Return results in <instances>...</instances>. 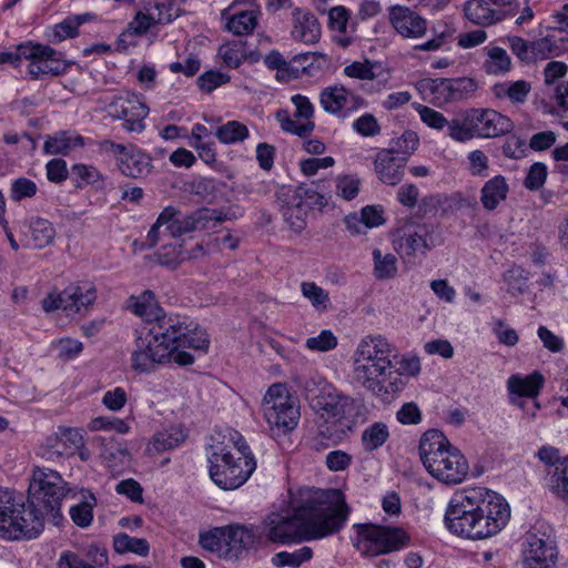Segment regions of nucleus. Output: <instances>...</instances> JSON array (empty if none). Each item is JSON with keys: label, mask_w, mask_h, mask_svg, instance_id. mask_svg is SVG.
Returning <instances> with one entry per match:
<instances>
[{"label": "nucleus", "mask_w": 568, "mask_h": 568, "mask_svg": "<svg viewBox=\"0 0 568 568\" xmlns=\"http://www.w3.org/2000/svg\"><path fill=\"white\" fill-rule=\"evenodd\" d=\"M348 506L339 489H306L293 514L272 513L263 525L271 541L290 544L322 539L338 532L348 516Z\"/></svg>", "instance_id": "1"}, {"label": "nucleus", "mask_w": 568, "mask_h": 568, "mask_svg": "<svg viewBox=\"0 0 568 568\" xmlns=\"http://www.w3.org/2000/svg\"><path fill=\"white\" fill-rule=\"evenodd\" d=\"M509 518V506L500 495L474 487L454 494L445 513V525L454 535L481 540L499 532Z\"/></svg>", "instance_id": "2"}, {"label": "nucleus", "mask_w": 568, "mask_h": 568, "mask_svg": "<svg viewBox=\"0 0 568 568\" xmlns=\"http://www.w3.org/2000/svg\"><path fill=\"white\" fill-rule=\"evenodd\" d=\"M397 357L395 347L382 335H368L361 339L354 352V374L356 381L374 395L388 393L384 385L386 376L394 381L389 382L392 392L403 388L404 383L398 378L397 371L393 372V359Z\"/></svg>", "instance_id": "3"}, {"label": "nucleus", "mask_w": 568, "mask_h": 568, "mask_svg": "<svg viewBox=\"0 0 568 568\" xmlns=\"http://www.w3.org/2000/svg\"><path fill=\"white\" fill-rule=\"evenodd\" d=\"M145 329H148L149 337L170 352V359L182 366L191 365L194 362V357L183 348L206 351L210 343L205 331L192 321L178 315L168 316L163 313L155 323Z\"/></svg>", "instance_id": "4"}, {"label": "nucleus", "mask_w": 568, "mask_h": 568, "mask_svg": "<svg viewBox=\"0 0 568 568\" xmlns=\"http://www.w3.org/2000/svg\"><path fill=\"white\" fill-rule=\"evenodd\" d=\"M418 450L424 467L438 481L458 485L466 479L469 471L466 457L440 430L425 432L419 440Z\"/></svg>", "instance_id": "5"}, {"label": "nucleus", "mask_w": 568, "mask_h": 568, "mask_svg": "<svg viewBox=\"0 0 568 568\" xmlns=\"http://www.w3.org/2000/svg\"><path fill=\"white\" fill-rule=\"evenodd\" d=\"M233 450L214 445L209 456L210 477L223 490L241 487L253 474L256 462L244 438L237 432L231 434Z\"/></svg>", "instance_id": "6"}, {"label": "nucleus", "mask_w": 568, "mask_h": 568, "mask_svg": "<svg viewBox=\"0 0 568 568\" xmlns=\"http://www.w3.org/2000/svg\"><path fill=\"white\" fill-rule=\"evenodd\" d=\"M514 122L493 109H468L462 116L452 119L450 138L466 142L474 138L493 139L508 134Z\"/></svg>", "instance_id": "7"}, {"label": "nucleus", "mask_w": 568, "mask_h": 568, "mask_svg": "<svg viewBox=\"0 0 568 568\" xmlns=\"http://www.w3.org/2000/svg\"><path fill=\"white\" fill-rule=\"evenodd\" d=\"M213 220L222 221L221 217H214L209 209L184 214L174 206H166L148 233L149 245L154 246L166 236L179 237L196 230L207 229Z\"/></svg>", "instance_id": "8"}, {"label": "nucleus", "mask_w": 568, "mask_h": 568, "mask_svg": "<svg viewBox=\"0 0 568 568\" xmlns=\"http://www.w3.org/2000/svg\"><path fill=\"white\" fill-rule=\"evenodd\" d=\"M70 491L68 483L62 476L47 467H34L29 485V501L39 506L53 519L61 518V501Z\"/></svg>", "instance_id": "9"}, {"label": "nucleus", "mask_w": 568, "mask_h": 568, "mask_svg": "<svg viewBox=\"0 0 568 568\" xmlns=\"http://www.w3.org/2000/svg\"><path fill=\"white\" fill-rule=\"evenodd\" d=\"M433 231V225L413 221L406 222L394 231L393 247L406 265L420 264L435 246Z\"/></svg>", "instance_id": "10"}, {"label": "nucleus", "mask_w": 568, "mask_h": 568, "mask_svg": "<svg viewBox=\"0 0 568 568\" xmlns=\"http://www.w3.org/2000/svg\"><path fill=\"white\" fill-rule=\"evenodd\" d=\"M97 287L92 282L79 281L70 283L63 291L53 290L41 301L45 313L62 311L67 315L88 311L97 301Z\"/></svg>", "instance_id": "11"}, {"label": "nucleus", "mask_w": 568, "mask_h": 568, "mask_svg": "<svg viewBox=\"0 0 568 568\" xmlns=\"http://www.w3.org/2000/svg\"><path fill=\"white\" fill-rule=\"evenodd\" d=\"M263 412L271 428L286 433L295 428L300 418L298 407L282 384H273L263 400Z\"/></svg>", "instance_id": "12"}, {"label": "nucleus", "mask_w": 568, "mask_h": 568, "mask_svg": "<svg viewBox=\"0 0 568 568\" xmlns=\"http://www.w3.org/2000/svg\"><path fill=\"white\" fill-rule=\"evenodd\" d=\"M358 550L366 556H378L399 550L409 537L398 527L362 525L358 529Z\"/></svg>", "instance_id": "13"}, {"label": "nucleus", "mask_w": 568, "mask_h": 568, "mask_svg": "<svg viewBox=\"0 0 568 568\" xmlns=\"http://www.w3.org/2000/svg\"><path fill=\"white\" fill-rule=\"evenodd\" d=\"M416 89L424 95H430V101L435 105L442 106L467 99L476 91L477 84L473 79L466 77L455 79L425 78L416 83Z\"/></svg>", "instance_id": "14"}, {"label": "nucleus", "mask_w": 568, "mask_h": 568, "mask_svg": "<svg viewBox=\"0 0 568 568\" xmlns=\"http://www.w3.org/2000/svg\"><path fill=\"white\" fill-rule=\"evenodd\" d=\"M43 511L31 501L28 505L17 501L7 526H2V538L17 540L38 537L44 527Z\"/></svg>", "instance_id": "15"}, {"label": "nucleus", "mask_w": 568, "mask_h": 568, "mask_svg": "<svg viewBox=\"0 0 568 568\" xmlns=\"http://www.w3.org/2000/svg\"><path fill=\"white\" fill-rule=\"evenodd\" d=\"M24 60L29 61L28 73L33 80L48 75L58 77L67 72L69 64L53 48L27 41L21 51Z\"/></svg>", "instance_id": "16"}, {"label": "nucleus", "mask_w": 568, "mask_h": 568, "mask_svg": "<svg viewBox=\"0 0 568 568\" xmlns=\"http://www.w3.org/2000/svg\"><path fill=\"white\" fill-rule=\"evenodd\" d=\"M108 108L113 118L123 120V128L128 132L141 133L145 129L144 119L149 114V108L138 94L122 93L115 97Z\"/></svg>", "instance_id": "17"}, {"label": "nucleus", "mask_w": 568, "mask_h": 568, "mask_svg": "<svg viewBox=\"0 0 568 568\" xmlns=\"http://www.w3.org/2000/svg\"><path fill=\"white\" fill-rule=\"evenodd\" d=\"M558 551L550 536L528 532L524 549L525 568H557Z\"/></svg>", "instance_id": "18"}, {"label": "nucleus", "mask_w": 568, "mask_h": 568, "mask_svg": "<svg viewBox=\"0 0 568 568\" xmlns=\"http://www.w3.org/2000/svg\"><path fill=\"white\" fill-rule=\"evenodd\" d=\"M536 456L545 465L554 467L548 471L547 484L554 494L568 501V458L561 459L559 449L549 445L541 446Z\"/></svg>", "instance_id": "19"}, {"label": "nucleus", "mask_w": 568, "mask_h": 568, "mask_svg": "<svg viewBox=\"0 0 568 568\" xmlns=\"http://www.w3.org/2000/svg\"><path fill=\"white\" fill-rule=\"evenodd\" d=\"M131 361L132 368L140 373L152 372L156 365L171 362L170 352L163 349L152 337H149L148 333L136 338Z\"/></svg>", "instance_id": "20"}, {"label": "nucleus", "mask_w": 568, "mask_h": 568, "mask_svg": "<svg viewBox=\"0 0 568 568\" xmlns=\"http://www.w3.org/2000/svg\"><path fill=\"white\" fill-rule=\"evenodd\" d=\"M276 204L284 221L294 232L300 233L305 229L308 212L300 195L293 193V187H281L276 192Z\"/></svg>", "instance_id": "21"}, {"label": "nucleus", "mask_w": 568, "mask_h": 568, "mask_svg": "<svg viewBox=\"0 0 568 568\" xmlns=\"http://www.w3.org/2000/svg\"><path fill=\"white\" fill-rule=\"evenodd\" d=\"M389 21L397 33L404 38H420L427 30V21L408 7H392L389 9Z\"/></svg>", "instance_id": "22"}, {"label": "nucleus", "mask_w": 568, "mask_h": 568, "mask_svg": "<svg viewBox=\"0 0 568 568\" xmlns=\"http://www.w3.org/2000/svg\"><path fill=\"white\" fill-rule=\"evenodd\" d=\"M225 528L224 559L237 560L257 541L254 528L244 525H229Z\"/></svg>", "instance_id": "23"}, {"label": "nucleus", "mask_w": 568, "mask_h": 568, "mask_svg": "<svg viewBox=\"0 0 568 568\" xmlns=\"http://www.w3.org/2000/svg\"><path fill=\"white\" fill-rule=\"evenodd\" d=\"M374 164L378 179L394 186L402 181L407 162L406 156H399L394 149H383L376 154Z\"/></svg>", "instance_id": "24"}, {"label": "nucleus", "mask_w": 568, "mask_h": 568, "mask_svg": "<svg viewBox=\"0 0 568 568\" xmlns=\"http://www.w3.org/2000/svg\"><path fill=\"white\" fill-rule=\"evenodd\" d=\"M323 109L332 114H338L343 110H355L364 105V100L345 89L343 85L325 88L320 94Z\"/></svg>", "instance_id": "25"}, {"label": "nucleus", "mask_w": 568, "mask_h": 568, "mask_svg": "<svg viewBox=\"0 0 568 568\" xmlns=\"http://www.w3.org/2000/svg\"><path fill=\"white\" fill-rule=\"evenodd\" d=\"M347 397L339 395L333 386H325L320 395L312 396L311 407L326 420L343 418Z\"/></svg>", "instance_id": "26"}, {"label": "nucleus", "mask_w": 568, "mask_h": 568, "mask_svg": "<svg viewBox=\"0 0 568 568\" xmlns=\"http://www.w3.org/2000/svg\"><path fill=\"white\" fill-rule=\"evenodd\" d=\"M118 168L128 178L142 179L151 173L153 165L150 155L131 146L125 154L118 158Z\"/></svg>", "instance_id": "27"}, {"label": "nucleus", "mask_w": 568, "mask_h": 568, "mask_svg": "<svg viewBox=\"0 0 568 568\" xmlns=\"http://www.w3.org/2000/svg\"><path fill=\"white\" fill-rule=\"evenodd\" d=\"M295 40L304 43H315L321 36L317 19L308 11L295 9L293 12V29L291 32Z\"/></svg>", "instance_id": "28"}, {"label": "nucleus", "mask_w": 568, "mask_h": 568, "mask_svg": "<svg viewBox=\"0 0 568 568\" xmlns=\"http://www.w3.org/2000/svg\"><path fill=\"white\" fill-rule=\"evenodd\" d=\"M463 12L465 18L473 24L490 27L500 22L505 14L490 8L485 0H468L464 3Z\"/></svg>", "instance_id": "29"}, {"label": "nucleus", "mask_w": 568, "mask_h": 568, "mask_svg": "<svg viewBox=\"0 0 568 568\" xmlns=\"http://www.w3.org/2000/svg\"><path fill=\"white\" fill-rule=\"evenodd\" d=\"M129 308L133 314L145 321L146 327L155 323L164 313L152 291H145L139 296H131L129 298Z\"/></svg>", "instance_id": "30"}, {"label": "nucleus", "mask_w": 568, "mask_h": 568, "mask_svg": "<svg viewBox=\"0 0 568 568\" xmlns=\"http://www.w3.org/2000/svg\"><path fill=\"white\" fill-rule=\"evenodd\" d=\"M545 378L538 371L529 375L523 376L519 374L511 375L507 381V388L510 394H516L520 397L536 398L544 387Z\"/></svg>", "instance_id": "31"}, {"label": "nucleus", "mask_w": 568, "mask_h": 568, "mask_svg": "<svg viewBox=\"0 0 568 568\" xmlns=\"http://www.w3.org/2000/svg\"><path fill=\"white\" fill-rule=\"evenodd\" d=\"M509 192L507 180L503 175H495L485 182L480 190V202L487 211L495 210L505 201Z\"/></svg>", "instance_id": "32"}, {"label": "nucleus", "mask_w": 568, "mask_h": 568, "mask_svg": "<svg viewBox=\"0 0 568 568\" xmlns=\"http://www.w3.org/2000/svg\"><path fill=\"white\" fill-rule=\"evenodd\" d=\"M219 57L229 68H239L243 61L250 60L256 62L260 59V54L254 51L246 49V42L236 40L222 44L217 51Z\"/></svg>", "instance_id": "33"}, {"label": "nucleus", "mask_w": 568, "mask_h": 568, "mask_svg": "<svg viewBox=\"0 0 568 568\" xmlns=\"http://www.w3.org/2000/svg\"><path fill=\"white\" fill-rule=\"evenodd\" d=\"M29 234L32 245L37 248H43L53 242L55 237V230L51 222L38 217L31 221Z\"/></svg>", "instance_id": "34"}, {"label": "nucleus", "mask_w": 568, "mask_h": 568, "mask_svg": "<svg viewBox=\"0 0 568 568\" xmlns=\"http://www.w3.org/2000/svg\"><path fill=\"white\" fill-rule=\"evenodd\" d=\"M113 548L119 554L132 552L145 557L149 554L150 545L145 538L131 537L120 532L113 537Z\"/></svg>", "instance_id": "35"}, {"label": "nucleus", "mask_w": 568, "mask_h": 568, "mask_svg": "<svg viewBox=\"0 0 568 568\" xmlns=\"http://www.w3.org/2000/svg\"><path fill=\"white\" fill-rule=\"evenodd\" d=\"M84 139L81 135L68 136L61 132L54 136H49L44 142V152L49 154H67L74 148L83 146Z\"/></svg>", "instance_id": "36"}, {"label": "nucleus", "mask_w": 568, "mask_h": 568, "mask_svg": "<svg viewBox=\"0 0 568 568\" xmlns=\"http://www.w3.org/2000/svg\"><path fill=\"white\" fill-rule=\"evenodd\" d=\"M374 262V276L377 280L394 278L397 274V257L392 254H383L379 248L372 253Z\"/></svg>", "instance_id": "37"}, {"label": "nucleus", "mask_w": 568, "mask_h": 568, "mask_svg": "<svg viewBox=\"0 0 568 568\" xmlns=\"http://www.w3.org/2000/svg\"><path fill=\"white\" fill-rule=\"evenodd\" d=\"M389 437V430L385 423L376 422L362 433V444L368 453L382 447Z\"/></svg>", "instance_id": "38"}, {"label": "nucleus", "mask_w": 568, "mask_h": 568, "mask_svg": "<svg viewBox=\"0 0 568 568\" xmlns=\"http://www.w3.org/2000/svg\"><path fill=\"white\" fill-rule=\"evenodd\" d=\"M184 438L185 436L181 432H159L153 436L146 450L150 455H156L178 447Z\"/></svg>", "instance_id": "39"}, {"label": "nucleus", "mask_w": 568, "mask_h": 568, "mask_svg": "<svg viewBox=\"0 0 568 568\" xmlns=\"http://www.w3.org/2000/svg\"><path fill=\"white\" fill-rule=\"evenodd\" d=\"M93 18L90 13L77 14L64 19L53 28V38L60 42L67 38H73L78 34V28Z\"/></svg>", "instance_id": "40"}, {"label": "nucleus", "mask_w": 568, "mask_h": 568, "mask_svg": "<svg viewBox=\"0 0 568 568\" xmlns=\"http://www.w3.org/2000/svg\"><path fill=\"white\" fill-rule=\"evenodd\" d=\"M530 83L518 80L510 83L495 85V93L498 98L507 97L513 103H524L530 92Z\"/></svg>", "instance_id": "41"}, {"label": "nucleus", "mask_w": 568, "mask_h": 568, "mask_svg": "<svg viewBox=\"0 0 568 568\" xmlns=\"http://www.w3.org/2000/svg\"><path fill=\"white\" fill-rule=\"evenodd\" d=\"M215 135L220 142L224 144H233L244 141L248 136V129L245 124L239 121H229L225 124L217 126Z\"/></svg>", "instance_id": "42"}, {"label": "nucleus", "mask_w": 568, "mask_h": 568, "mask_svg": "<svg viewBox=\"0 0 568 568\" xmlns=\"http://www.w3.org/2000/svg\"><path fill=\"white\" fill-rule=\"evenodd\" d=\"M145 11L154 12L155 24H168L178 17V8L172 1H145L142 3Z\"/></svg>", "instance_id": "43"}, {"label": "nucleus", "mask_w": 568, "mask_h": 568, "mask_svg": "<svg viewBox=\"0 0 568 568\" xmlns=\"http://www.w3.org/2000/svg\"><path fill=\"white\" fill-rule=\"evenodd\" d=\"M313 556L310 547H302L293 552L280 551L272 557V564L276 567L297 568L308 561Z\"/></svg>", "instance_id": "44"}, {"label": "nucleus", "mask_w": 568, "mask_h": 568, "mask_svg": "<svg viewBox=\"0 0 568 568\" xmlns=\"http://www.w3.org/2000/svg\"><path fill=\"white\" fill-rule=\"evenodd\" d=\"M503 278L508 286V293L514 296L524 294L528 290L529 273L521 266H513L504 273Z\"/></svg>", "instance_id": "45"}, {"label": "nucleus", "mask_w": 568, "mask_h": 568, "mask_svg": "<svg viewBox=\"0 0 568 568\" xmlns=\"http://www.w3.org/2000/svg\"><path fill=\"white\" fill-rule=\"evenodd\" d=\"M257 24V17L254 11H242L232 16L226 28L235 36H243L251 33Z\"/></svg>", "instance_id": "46"}, {"label": "nucleus", "mask_w": 568, "mask_h": 568, "mask_svg": "<svg viewBox=\"0 0 568 568\" xmlns=\"http://www.w3.org/2000/svg\"><path fill=\"white\" fill-rule=\"evenodd\" d=\"M199 542L202 548L211 552H216L224 558L225 548V528L216 527L210 531L200 534Z\"/></svg>", "instance_id": "47"}, {"label": "nucleus", "mask_w": 568, "mask_h": 568, "mask_svg": "<svg viewBox=\"0 0 568 568\" xmlns=\"http://www.w3.org/2000/svg\"><path fill=\"white\" fill-rule=\"evenodd\" d=\"M156 26L154 22V12L140 10L125 28V34H133L134 37L142 38L146 36L150 30Z\"/></svg>", "instance_id": "48"}, {"label": "nucleus", "mask_w": 568, "mask_h": 568, "mask_svg": "<svg viewBox=\"0 0 568 568\" xmlns=\"http://www.w3.org/2000/svg\"><path fill=\"white\" fill-rule=\"evenodd\" d=\"M265 65L271 70H277L278 72L286 73L288 77L297 78L300 75V71H305L307 65H302L301 68L294 65V62H287L283 55L276 51H271L264 59Z\"/></svg>", "instance_id": "49"}, {"label": "nucleus", "mask_w": 568, "mask_h": 568, "mask_svg": "<svg viewBox=\"0 0 568 568\" xmlns=\"http://www.w3.org/2000/svg\"><path fill=\"white\" fill-rule=\"evenodd\" d=\"M97 551V558L94 559L95 566H91L88 562H85L82 558H80L78 555L72 552H64L61 555L59 560L60 568H104L108 564V556L105 551H99L98 548H95Z\"/></svg>", "instance_id": "50"}, {"label": "nucleus", "mask_w": 568, "mask_h": 568, "mask_svg": "<svg viewBox=\"0 0 568 568\" xmlns=\"http://www.w3.org/2000/svg\"><path fill=\"white\" fill-rule=\"evenodd\" d=\"M414 109L418 112L420 120L429 128L435 130H443L445 126H447L448 135L450 136L452 120L448 121L443 113L419 103H415Z\"/></svg>", "instance_id": "51"}, {"label": "nucleus", "mask_w": 568, "mask_h": 568, "mask_svg": "<svg viewBox=\"0 0 568 568\" xmlns=\"http://www.w3.org/2000/svg\"><path fill=\"white\" fill-rule=\"evenodd\" d=\"M276 119L280 122L281 129L285 132L296 134L300 138L307 136L314 130V123L307 121L306 123H297L291 118L286 110H280L276 113Z\"/></svg>", "instance_id": "52"}, {"label": "nucleus", "mask_w": 568, "mask_h": 568, "mask_svg": "<svg viewBox=\"0 0 568 568\" xmlns=\"http://www.w3.org/2000/svg\"><path fill=\"white\" fill-rule=\"evenodd\" d=\"M103 456L111 468L125 465L130 462V453L126 446L115 444L112 437L103 445Z\"/></svg>", "instance_id": "53"}, {"label": "nucleus", "mask_w": 568, "mask_h": 568, "mask_svg": "<svg viewBox=\"0 0 568 568\" xmlns=\"http://www.w3.org/2000/svg\"><path fill=\"white\" fill-rule=\"evenodd\" d=\"M89 500L81 501L70 508V517L72 521L81 527H89L93 520V507L95 505V497L90 495Z\"/></svg>", "instance_id": "54"}, {"label": "nucleus", "mask_w": 568, "mask_h": 568, "mask_svg": "<svg viewBox=\"0 0 568 568\" xmlns=\"http://www.w3.org/2000/svg\"><path fill=\"white\" fill-rule=\"evenodd\" d=\"M361 184L357 175H338L335 180L336 194L345 201H351L358 195Z\"/></svg>", "instance_id": "55"}, {"label": "nucleus", "mask_w": 568, "mask_h": 568, "mask_svg": "<svg viewBox=\"0 0 568 568\" xmlns=\"http://www.w3.org/2000/svg\"><path fill=\"white\" fill-rule=\"evenodd\" d=\"M303 295L312 303V305L320 311L327 310L329 305L328 293L314 282L302 283Z\"/></svg>", "instance_id": "56"}, {"label": "nucleus", "mask_w": 568, "mask_h": 568, "mask_svg": "<svg viewBox=\"0 0 568 568\" xmlns=\"http://www.w3.org/2000/svg\"><path fill=\"white\" fill-rule=\"evenodd\" d=\"M342 439V436L338 434L335 424H323L320 425L318 432L314 437V448L317 450L328 448L329 446L337 445Z\"/></svg>", "instance_id": "57"}, {"label": "nucleus", "mask_w": 568, "mask_h": 568, "mask_svg": "<svg viewBox=\"0 0 568 568\" xmlns=\"http://www.w3.org/2000/svg\"><path fill=\"white\" fill-rule=\"evenodd\" d=\"M548 169L542 162H535L530 165L524 180V186L529 191H538L547 180Z\"/></svg>", "instance_id": "58"}, {"label": "nucleus", "mask_w": 568, "mask_h": 568, "mask_svg": "<svg viewBox=\"0 0 568 568\" xmlns=\"http://www.w3.org/2000/svg\"><path fill=\"white\" fill-rule=\"evenodd\" d=\"M71 453L69 446L60 440L59 435L55 433L54 436L47 438L44 445L40 447L39 454L47 460H55L57 458Z\"/></svg>", "instance_id": "59"}, {"label": "nucleus", "mask_w": 568, "mask_h": 568, "mask_svg": "<svg viewBox=\"0 0 568 568\" xmlns=\"http://www.w3.org/2000/svg\"><path fill=\"white\" fill-rule=\"evenodd\" d=\"M293 193L295 195H300L301 200L303 201V204L306 205L307 212H310L313 209L322 210L326 205L325 197L313 187L300 185L297 187H293Z\"/></svg>", "instance_id": "60"}, {"label": "nucleus", "mask_w": 568, "mask_h": 568, "mask_svg": "<svg viewBox=\"0 0 568 568\" xmlns=\"http://www.w3.org/2000/svg\"><path fill=\"white\" fill-rule=\"evenodd\" d=\"M489 62L487 69L491 73H504L510 70L511 61L506 50L494 47L488 51Z\"/></svg>", "instance_id": "61"}, {"label": "nucleus", "mask_w": 568, "mask_h": 568, "mask_svg": "<svg viewBox=\"0 0 568 568\" xmlns=\"http://www.w3.org/2000/svg\"><path fill=\"white\" fill-rule=\"evenodd\" d=\"M468 171L473 176L485 178L488 175L489 159L481 150H474L468 153Z\"/></svg>", "instance_id": "62"}, {"label": "nucleus", "mask_w": 568, "mask_h": 568, "mask_svg": "<svg viewBox=\"0 0 568 568\" xmlns=\"http://www.w3.org/2000/svg\"><path fill=\"white\" fill-rule=\"evenodd\" d=\"M325 386L331 385L317 373H311L300 381V387L303 389L304 396L310 403L312 402V396L320 395Z\"/></svg>", "instance_id": "63"}, {"label": "nucleus", "mask_w": 568, "mask_h": 568, "mask_svg": "<svg viewBox=\"0 0 568 568\" xmlns=\"http://www.w3.org/2000/svg\"><path fill=\"white\" fill-rule=\"evenodd\" d=\"M37 190V184L33 181L27 178H19L11 184L10 197L12 201L18 202L26 197H32L36 195Z\"/></svg>", "instance_id": "64"}]
</instances>
